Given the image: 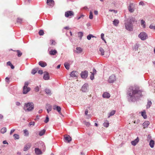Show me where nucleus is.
I'll list each match as a JSON object with an SVG mask.
<instances>
[{
  "mask_svg": "<svg viewBox=\"0 0 155 155\" xmlns=\"http://www.w3.org/2000/svg\"><path fill=\"white\" fill-rule=\"evenodd\" d=\"M143 90L137 85L130 86L127 91L128 97L131 101H134L142 96Z\"/></svg>",
  "mask_w": 155,
  "mask_h": 155,
  "instance_id": "nucleus-1",
  "label": "nucleus"
},
{
  "mask_svg": "<svg viewBox=\"0 0 155 155\" xmlns=\"http://www.w3.org/2000/svg\"><path fill=\"white\" fill-rule=\"evenodd\" d=\"M135 22H137L135 18L131 17L129 18V20H127L125 23V28L128 31H132L133 29V24Z\"/></svg>",
  "mask_w": 155,
  "mask_h": 155,
  "instance_id": "nucleus-2",
  "label": "nucleus"
},
{
  "mask_svg": "<svg viewBox=\"0 0 155 155\" xmlns=\"http://www.w3.org/2000/svg\"><path fill=\"white\" fill-rule=\"evenodd\" d=\"M34 108V104L32 102H29L25 104L24 109L25 111H31Z\"/></svg>",
  "mask_w": 155,
  "mask_h": 155,
  "instance_id": "nucleus-3",
  "label": "nucleus"
},
{
  "mask_svg": "<svg viewBox=\"0 0 155 155\" xmlns=\"http://www.w3.org/2000/svg\"><path fill=\"white\" fill-rule=\"evenodd\" d=\"M28 84V82H25V83L23 87V94H26L30 90V88L28 87L27 86Z\"/></svg>",
  "mask_w": 155,
  "mask_h": 155,
  "instance_id": "nucleus-4",
  "label": "nucleus"
},
{
  "mask_svg": "<svg viewBox=\"0 0 155 155\" xmlns=\"http://www.w3.org/2000/svg\"><path fill=\"white\" fill-rule=\"evenodd\" d=\"M138 37L142 40H144L148 38L147 34L144 32H141L138 35Z\"/></svg>",
  "mask_w": 155,
  "mask_h": 155,
  "instance_id": "nucleus-5",
  "label": "nucleus"
},
{
  "mask_svg": "<svg viewBox=\"0 0 155 155\" xmlns=\"http://www.w3.org/2000/svg\"><path fill=\"white\" fill-rule=\"evenodd\" d=\"M64 15L66 17L70 18L74 16V13L72 11H67L65 12Z\"/></svg>",
  "mask_w": 155,
  "mask_h": 155,
  "instance_id": "nucleus-6",
  "label": "nucleus"
},
{
  "mask_svg": "<svg viewBox=\"0 0 155 155\" xmlns=\"http://www.w3.org/2000/svg\"><path fill=\"white\" fill-rule=\"evenodd\" d=\"M81 90L83 92H86L88 91V85L87 83L84 84L81 87Z\"/></svg>",
  "mask_w": 155,
  "mask_h": 155,
  "instance_id": "nucleus-7",
  "label": "nucleus"
},
{
  "mask_svg": "<svg viewBox=\"0 0 155 155\" xmlns=\"http://www.w3.org/2000/svg\"><path fill=\"white\" fill-rule=\"evenodd\" d=\"M116 80V77L115 75L112 74L109 77L108 81L109 83H113Z\"/></svg>",
  "mask_w": 155,
  "mask_h": 155,
  "instance_id": "nucleus-8",
  "label": "nucleus"
},
{
  "mask_svg": "<svg viewBox=\"0 0 155 155\" xmlns=\"http://www.w3.org/2000/svg\"><path fill=\"white\" fill-rule=\"evenodd\" d=\"M88 74L87 71H82L81 74V77L83 79H86L87 77Z\"/></svg>",
  "mask_w": 155,
  "mask_h": 155,
  "instance_id": "nucleus-9",
  "label": "nucleus"
},
{
  "mask_svg": "<svg viewBox=\"0 0 155 155\" xmlns=\"http://www.w3.org/2000/svg\"><path fill=\"white\" fill-rule=\"evenodd\" d=\"M43 79L45 80H48L50 79V76L47 72H45L44 73Z\"/></svg>",
  "mask_w": 155,
  "mask_h": 155,
  "instance_id": "nucleus-10",
  "label": "nucleus"
},
{
  "mask_svg": "<svg viewBox=\"0 0 155 155\" xmlns=\"http://www.w3.org/2000/svg\"><path fill=\"white\" fill-rule=\"evenodd\" d=\"M31 146V144L30 143H28L25 145L23 148V150L26 151L28 150Z\"/></svg>",
  "mask_w": 155,
  "mask_h": 155,
  "instance_id": "nucleus-11",
  "label": "nucleus"
},
{
  "mask_svg": "<svg viewBox=\"0 0 155 155\" xmlns=\"http://www.w3.org/2000/svg\"><path fill=\"white\" fill-rule=\"evenodd\" d=\"M70 75L72 77L77 78L78 75V72L76 71H74L71 72Z\"/></svg>",
  "mask_w": 155,
  "mask_h": 155,
  "instance_id": "nucleus-12",
  "label": "nucleus"
},
{
  "mask_svg": "<svg viewBox=\"0 0 155 155\" xmlns=\"http://www.w3.org/2000/svg\"><path fill=\"white\" fill-rule=\"evenodd\" d=\"M47 3L48 5L51 6H53L54 2L53 0H47Z\"/></svg>",
  "mask_w": 155,
  "mask_h": 155,
  "instance_id": "nucleus-13",
  "label": "nucleus"
},
{
  "mask_svg": "<svg viewBox=\"0 0 155 155\" xmlns=\"http://www.w3.org/2000/svg\"><path fill=\"white\" fill-rule=\"evenodd\" d=\"M53 109L54 110H56L60 114H61V108L60 107L54 105L53 106Z\"/></svg>",
  "mask_w": 155,
  "mask_h": 155,
  "instance_id": "nucleus-14",
  "label": "nucleus"
},
{
  "mask_svg": "<svg viewBox=\"0 0 155 155\" xmlns=\"http://www.w3.org/2000/svg\"><path fill=\"white\" fill-rule=\"evenodd\" d=\"M150 124V123L149 121H145L142 124L143 127V128L145 129L146 128H147Z\"/></svg>",
  "mask_w": 155,
  "mask_h": 155,
  "instance_id": "nucleus-15",
  "label": "nucleus"
},
{
  "mask_svg": "<svg viewBox=\"0 0 155 155\" xmlns=\"http://www.w3.org/2000/svg\"><path fill=\"white\" fill-rule=\"evenodd\" d=\"M133 5V4H130L128 6L129 10L131 13L133 12L134 10Z\"/></svg>",
  "mask_w": 155,
  "mask_h": 155,
  "instance_id": "nucleus-16",
  "label": "nucleus"
},
{
  "mask_svg": "<svg viewBox=\"0 0 155 155\" xmlns=\"http://www.w3.org/2000/svg\"><path fill=\"white\" fill-rule=\"evenodd\" d=\"M83 49L81 47H77L75 52L77 54H80L82 52Z\"/></svg>",
  "mask_w": 155,
  "mask_h": 155,
  "instance_id": "nucleus-17",
  "label": "nucleus"
},
{
  "mask_svg": "<svg viewBox=\"0 0 155 155\" xmlns=\"http://www.w3.org/2000/svg\"><path fill=\"white\" fill-rule=\"evenodd\" d=\"M64 138L66 142H69L71 141V138L69 135H67L64 136Z\"/></svg>",
  "mask_w": 155,
  "mask_h": 155,
  "instance_id": "nucleus-18",
  "label": "nucleus"
},
{
  "mask_svg": "<svg viewBox=\"0 0 155 155\" xmlns=\"http://www.w3.org/2000/svg\"><path fill=\"white\" fill-rule=\"evenodd\" d=\"M139 141V139L138 137H137V138L135 139L134 140L131 141V144L133 146L136 145L137 143Z\"/></svg>",
  "mask_w": 155,
  "mask_h": 155,
  "instance_id": "nucleus-19",
  "label": "nucleus"
},
{
  "mask_svg": "<svg viewBox=\"0 0 155 155\" xmlns=\"http://www.w3.org/2000/svg\"><path fill=\"white\" fill-rule=\"evenodd\" d=\"M35 153L38 155L41 154L42 153L41 151L38 148L35 149Z\"/></svg>",
  "mask_w": 155,
  "mask_h": 155,
  "instance_id": "nucleus-20",
  "label": "nucleus"
},
{
  "mask_svg": "<svg viewBox=\"0 0 155 155\" xmlns=\"http://www.w3.org/2000/svg\"><path fill=\"white\" fill-rule=\"evenodd\" d=\"M102 96L104 98H109L110 97V94L108 92H105L103 93Z\"/></svg>",
  "mask_w": 155,
  "mask_h": 155,
  "instance_id": "nucleus-21",
  "label": "nucleus"
},
{
  "mask_svg": "<svg viewBox=\"0 0 155 155\" xmlns=\"http://www.w3.org/2000/svg\"><path fill=\"white\" fill-rule=\"evenodd\" d=\"M46 108L47 109L48 113L51 111L52 109V106L49 104H47L46 105Z\"/></svg>",
  "mask_w": 155,
  "mask_h": 155,
  "instance_id": "nucleus-22",
  "label": "nucleus"
},
{
  "mask_svg": "<svg viewBox=\"0 0 155 155\" xmlns=\"http://www.w3.org/2000/svg\"><path fill=\"white\" fill-rule=\"evenodd\" d=\"M38 64L42 67H44L47 65V64L46 62L42 61H39L38 63Z\"/></svg>",
  "mask_w": 155,
  "mask_h": 155,
  "instance_id": "nucleus-23",
  "label": "nucleus"
},
{
  "mask_svg": "<svg viewBox=\"0 0 155 155\" xmlns=\"http://www.w3.org/2000/svg\"><path fill=\"white\" fill-rule=\"evenodd\" d=\"M104 51L103 48L101 47L99 48V54L102 56L104 55Z\"/></svg>",
  "mask_w": 155,
  "mask_h": 155,
  "instance_id": "nucleus-24",
  "label": "nucleus"
},
{
  "mask_svg": "<svg viewBox=\"0 0 155 155\" xmlns=\"http://www.w3.org/2000/svg\"><path fill=\"white\" fill-rule=\"evenodd\" d=\"M57 53V52L55 50H51L49 52V54L52 55H55Z\"/></svg>",
  "mask_w": 155,
  "mask_h": 155,
  "instance_id": "nucleus-25",
  "label": "nucleus"
},
{
  "mask_svg": "<svg viewBox=\"0 0 155 155\" xmlns=\"http://www.w3.org/2000/svg\"><path fill=\"white\" fill-rule=\"evenodd\" d=\"M39 143L42 146V147H41V148L44 151L45 149V147L44 143L42 141L40 142Z\"/></svg>",
  "mask_w": 155,
  "mask_h": 155,
  "instance_id": "nucleus-26",
  "label": "nucleus"
},
{
  "mask_svg": "<svg viewBox=\"0 0 155 155\" xmlns=\"http://www.w3.org/2000/svg\"><path fill=\"white\" fill-rule=\"evenodd\" d=\"M149 145L151 148L153 147L154 145V141L151 140L150 142Z\"/></svg>",
  "mask_w": 155,
  "mask_h": 155,
  "instance_id": "nucleus-27",
  "label": "nucleus"
},
{
  "mask_svg": "<svg viewBox=\"0 0 155 155\" xmlns=\"http://www.w3.org/2000/svg\"><path fill=\"white\" fill-rule=\"evenodd\" d=\"M119 23V21L117 19H115L113 21V25L116 26H117Z\"/></svg>",
  "mask_w": 155,
  "mask_h": 155,
  "instance_id": "nucleus-28",
  "label": "nucleus"
},
{
  "mask_svg": "<svg viewBox=\"0 0 155 155\" xmlns=\"http://www.w3.org/2000/svg\"><path fill=\"white\" fill-rule=\"evenodd\" d=\"M45 129H43L39 132V135L40 136H42L44 134L45 132Z\"/></svg>",
  "mask_w": 155,
  "mask_h": 155,
  "instance_id": "nucleus-29",
  "label": "nucleus"
},
{
  "mask_svg": "<svg viewBox=\"0 0 155 155\" xmlns=\"http://www.w3.org/2000/svg\"><path fill=\"white\" fill-rule=\"evenodd\" d=\"M115 110H113L111 112L108 114V117H110V116L114 115L115 113Z\"/></svg>",
  "mask_w": 155,
  "mask_h": 155,
  "instance_id": "nucleus-30",
  "label": "nucleus"
},
{
  "mask_svg": "<svg viewBox=\"0 0 155 155\" xmlns=\"http://www.w3.org/2000/svg\"><path fill=\"white\" fill-rule=\"evenodd\" d=\"M78 36L80 38V39L81 40L82 38L83 35V33L81 31H80L78 32Z\"/></svg>",
  "mask_w": 155,
  "mask_h": 155,
  "instance_id": "nucleus-31",
  "label": "nucleus"
},
{
  "mask_svg": "<svg viewBox=\"0 0 155 155\" xmlns=\"http://www.w3.org/2000/svg\"><path fill=\"white\" fill-rule=\"evenodd\" d=\"M141 115L144 119H145L147 118V116L146 114V112L145 111L142 112Z\"/></svg>",
  "mask_w": 155,
  "mask_h": 155,
  "instance_id": "nucleus-32",
  "label": "nucleus"
},
{
  "mask_svg": "<svg viewBox=\"0 0 155 155\" xmlns=\"http://www.w3.org/2000/svg\"><path fill=\"white\" fill-rule=\"evenodd\" d=\"M7 65L10 66L12 69H14V66L11 63L10 61L7 63Z\"/></svg>",
  "mask_w": 155,
  "mask_h": 155,
  "instance_id": "nucleus-33",
  "label": "nucleus"
},
{
  "mask_svg": "<svg viewBox=\"0 0 155 155\" xmlns=\"http://www.w3.org/2000/svg\"><path fill=\"white\" fill-rule=\"evenodd\" d=\"M64 66L65 68L67 69L68 70L70 68V65L69 63L68 62H66L64 64Z\"/></svg>",
  "mask_w": 155,
  "mask_h": 155,
  "instance_id": "nucleus-34",
  "label": "nucleus"
},
{
  "mask_svg": "<svg viewBox=\"0 0 155 155\" xmlns=\"http://www.w3.org/2000/svg\"><path fill=\"white\" fill-rule=\"evenodd\" d=\"M140 24L141 26H142L143 28H145L146 27L145 23L143 20H141Z\"/></svg>",
  "mask_w": 155,
  "mask_h": 155,
  "instance_id": "nucleus-35",
  "label": "nucleus"
},
{
  "mask_svg": "<svg viewBox=\"0 0 155 155\" xmlns=\"http://www.w3.org/2000/svg\"><path fill=\"white\" fill-rule=\"evenodd\" d=\"M45 92L46 94L49 95H50L51 94V91L50 89H45Z\"/></svg>",
  "mask_w": 155,
  "mask_h": 155,
  "instance_id": "nucleus-36",
  "label": "nucleus"
},
{
  "mask_svg": "<svg viewBox=\"0 0 155 155\" xmlns=\"http://www.w3.org/2000/svg\"><path fill=\"white\" fill-rule=\"evenodd\" d=\"M7 129L6 127H3L1 130V132L2 134H4L6 132Z\"/></svg>",
  "mask_w": 155,
  "mask_h": 155,
  "instance_id": "nucleus-37",
  "label": "nucleus"
},
{
  "mask_svg": "<svg viewBox=\"0 0 155 155\" xmlns=\"http://www.w3.org/2000/svg\"><path fill=\"white\" fill-rule=\"evenodd\" d=\"M16 51L17 53V55H18V57H21L22 54V52L18 50H17Z\"/></svg>",
  "mask_w": 155,
  "mask_h": 155,
  "instance_id": "nucleus-38",
  "label": "nucleus"
},
{
  "mask_svg": "<svg viewBox=\"0 0 155 155\" xmlns=\"http://www.w3.org/2000/svg\"><path fill=\"white\" fill-rule=\"evenodd\" d=\"M152 104V102L150 101H148L147 105V108H148L150 107Z\"/></svg>",
  "mask_w": 155,
  "mask_h": 155,
  "instance_id": "nucleus-39",
  "label": "nucleus"
},
{
  "mask_svg": "<svg viewBox=\"0 0 155 155\" xmlns=\"http://www.w3.org/2000/svg\"><path fill=\"white\" fill-rule=\"evenodd\" d=\"M103 126L104 127H107L109 126V123L107 121L106 122H105L103 123Z\"/></svg>",
  "mask_w": 155,
  "mask_h": 155,
  "instance_id": "nucleus-40",
  "label": "nucleus"
},
{
  "mask_svg": "<svg viewBox=\"0 0 155 155\" xmlns=\"http://www.w3.org/2000/svg\"><path fill=\"white\" fill-rule=\"evenodd\" d=\"M94 36L93 35L90 34L87 36V38L88 40H90L92 37H94Z\"/></svg>",
  "mask_w": 155,
  "mask_h": 155,
  "instance_id": "nucleus-41",
  "label": "nucleus"
},
{
  "mask_svg": "<svg viewBox=\"0 0 155 155\" xmlns=\"http://www.w3.org/2000/svg\"><path fill=\"white\" fill-rule=\"evenodd\" d=\"M38 34L40 35H42L44 34V32L43 30H41L39 31Z\"/></svg>",
  "mask_w": 155,
  "mask_h": 155,
  "instance_id": "nucleus-42",
  "label": "nucleus"
},
{
  "mask_svg": "<svg viewBox=\"0 0 155 155\" xmlns=\"http://www.w3.org/2000/svg\"><path fill=\"white\" fill-rule=\"evenodd\" d=\"M89 18L90 19H92L93 18V15L91 11L90 12V15L89 16Z\"/></svg>",
  "mask_w": 155,
  "mask_h": 155,
  "instance_id": "nucleus-43",
  "label": "nucleus"
},
{
  "mask_svg": "<svg viewBox=\"0 0 155 155\" xmlns=\"http://www.w3.org/2000/svg\"><path fill=\"white\" fill-rule=\"evenodd\" d=\"M13 136L15 139H18L19 138V135L17 134H15Z\"/></svg>",
  "mask_w": 155,
  "mask_h": 155,
  "instance_id": "nucleus-44",
  "label": "nucleus"
},
{
  "mask_svg": "<svg viewBox=\"0 0 155 155\" xmlns=\"http://www.w3.org/2000/svg\"><path fill=\"white\" fill-rule=\"evenodd\" d=\"M49 120V119L48 118V115H47L46 117V119L44 120V122L45 123H47L48 122Z\"/></svg>",
  "mask_w": 155,
  "mask_h": 155,
  "instance_id": "nucleus-45",
  "label": "nucleus"
},
{
  "mask_svg": "<svg viewBox=\"0 0 155 155\" xmlns=\"http://www.w3.org/2000/svg\"><path fill=\"white\" fill-rule=\"evenodd\" d=\"M22 21V19L21 18H18L17 20V22L18 23H21Z\"/></svg>",
  "mask_w": 155,
  "mask_h": 155,
  "instance_id": "nucleus-46",
  "label": "nucleus"
},
{
  "mask_svg": "<svg viewBox=\"0 0 155 155\" xmlns=\"http://www.w3.org/2000/svg\"><path fill=\"white\" fill-rule=\"evenodd\" d=\"M37 70L35 69H33L31 71V73L32 74H35L37 72Z\"/></svg>",
  "mask_w": 155,
  "mask_h": 155,
  "instance_id": "nucleus-47",
  "label": "nucleus"
},
{
  "mask_svg": "<svg viewBox=\"0 0 155 155\" xmlns=\"http://www.w3.org/2000/svg\"><path fill=\"white\" fill-rule=\"evenodd\" d=\"M50 42H51V45H55L56 44V42L55 41L53 40H50Z\"/></svg>",
  "mask_w": 155,
  "mask_h": 155,
  "instance_id": "nucleus-48",
  "label": "nucleus"
},
{
  "mask_svg": "<svg viewBox=\"0 0 155 155\" xmlns=\"http://www.w3.org/2000/svg\"><path fill=\"white\" fill-rule=\"evenodd\" d=\"M24 133L25 134V135L28 136V131L27 130H24Z\"/></svg>",
  "mask_w": 155,
  "mask_h": 155,
  "instance_id": "nucleus-49",
  "label": "nucleus"
},
{
  "mask_svg": "<svg viewBox=\"0 0 155 155\" xmlns=\"http://www.w3.org/2000/svg\"><path fill=\"white\" fill-rule=\"evenodd\" d=\"M149 28L151 29L155 30V26H153L152 25H150L149 26Z\"/></svg>",
  "mask_w": 155,
  "mask_h": 155,
  "instance_id": "nucleus-50",
  "label": "nucleus"
},
{
  "mask_svg": "<svg viewBox=\"0 0 155 155\" xmlns=\"http://www.w3.org/2000/svg\"><path fill=\"white\" fill-rule=\"evenodd\" d=\"M84 124L87 127H89L90 125V124L88 122H84Z\"/></svg>",
  "mask_w": 155,
  "mask_h": 155,
  "instance_id": "nucleus-51",
  "label": "nucleus"
},
{
  "mask_svg": "<svg viewBox=\"0 0 155 155\" xmlns=\"http://www.w3.org/2000/svg\"><path fill=\"white\" fill-rule=\"evenodd\" d=\"M94 74H91V75L90 76V78L92 80H93L94 78Z\"/></svg>",
  "mask_w": 155,
  "mask_h": 155,
  "instance_id": "nucleus-52",
  "label": "nucleus"
},
{
  "mask_svg": "<svg viewBox=\"0 0 155 155\" xmlns=\"http://www.w3.org/2000/svg\"><path fill=\"white\" fill-rule=\"evenodd\" d=\"M104 34L103 33L101 34V39L105 41V40H104Z\"/></svg>",
  "mask_w": 155,
  "mask_h": 155,
  "instance_id": "nucleus-53",
  "label": "nucleus"
},
{
  "mask_svg": "<svg viewBox=\"0 0 155 155\" xmlns=\"http://www.w3.org/2000/svg\"><path fill=\"white\" fill-rule=\"evenodd\" d=\"M109 11L110 12H113L115 13H116L117 12V11L114 10L110 9L109 10Z\"/></svg>",
  "mask_w": 155,
  "mask_h": 155,
  "instance_id": "nucleus-54",
  "label": "nucleus"
},
{
  "mask_svg": "<svg viewBox=\"0 0 155 155\" xmlns=\"http://www.w3.org/2000/svg\"><path fill=\"white\" fill-rule=\"evenodd\" d=\"M35 123L34 122H31L29 123V125H31L34 126L35 124Z\"/></svg>",
  "mask_w": 155,
  "mask_h": 155,
  "instance_id": "nucleus-55",
  "label": "nucleus"
},
{
  "mask_svg": "<svg viewBox=\"0 0 155 155\" xmlns=\"http://www.w3.org/2000/svg\"><path fill=\"white\" fill-rule=\"evenodd\" d=\"M84 16V15H81L80 16H79L78 18H77L78 20H79L81 18H83V17Z\"/></svg>",
  "mask_w": 155,
  "mask_h": 155,
  "instance_id": "nucleus-56",
  "label": "nucleus"
},
{
  "mask_svg": "<svg viewBox=\"0 0 155 155\" xmlns=\"http://www.w3.org/2000/svg\"><path fill=\"white\" fill-rule=\"evenodd\" d=\"M39 88L38 87H35V91H37V92H38L39 91Z\"/></svg>",
  "mask_w": 155,
  "mask_h": 155,
  "instance_id": "nucleus-57",
  "label": "nucleus"
},
{
  "mask_svg": "<svg viewBox=\"0 0 155 155\" xmlns=\"http://www.w3.org/2000/svg\"><path fill=\"white\" fill-rule=\"evenodd\" d=\"M96 70L94 68L93 69V72L91 74H96Z\"/></svg>",
  "mask_w": 155,
  "mask_h": 155,
  "instance_id": "nucleus-58",
  "label": "nucleus"
},
{
  "mask_svg": "<svg viewBox=\"0 0 155 155\" xmlns=\"http://www.w3.org/2000/svg\"><path fill=\"white\" fill-rule=\"evenodd\" d=\"M140 120H137L136 121H134V124H138L139 122H140Z\"/></svg>",
  "mask_w": 155,
  "mask_h": 155,
  "instance_id": "nucleus-59",
  "label": "nucleus"
},
{
  "mask_svg": "<svg viewBox=\"0 0 155 155\" xmlns=\"http://www.w3.org/2000/svg\"><path fill=\"white\" fill-rule=\"evenodd\" d=\"M38 73L40 74H42L43 73V71L42 70H39L38 71Z\"/></svg>",
  "mask_w": 155,
  "mask_h": 155,
  "instance_id": "nucleus-60",
  "label": "nucleus"
},
{
  "mask_svg": "<svg viewBox=\"0 0 155 155\" xmlns=\"http://www.w3.org/2000/svg\"><path fill=\"white\" fill-rule=\"evenodd\" d=\"M139 4L140 5H144V3L142 1H141L139 3Z\"/></svg>",
  "mask_w": 155,
  "mask_h": 155,
  "instance_id": "nucleus-61",
  "label": "nucleus"
},
{
  "mask_svg": "<svg viewBox=\"0 0 155 155\" xmlns=\"http://www.w3.org/2000/svg\"><path fill=\"white\" fill-rule=\"evenodd\" d=\"M15 131V129H12L10 131V134L11 135Z\"/></svg>",
  "mask_w": 155,
  "mask_h": 155,
  "instance_id": "nucleus-62",
  "label": "nucleus"
},
{
  "mask_svg": "<svg viewBox=\"0 0 155 155\" xmlns=\"http://www.w3.org/2000/svg\"><path fill=\"white\" fill-rule=\"evenodd\" d=\"M88 113V111L87 109H86L85 110V114L86 115H87Z\"/></svg>",
  "mask_w": 155,
  "mask_h": 155,
  "instance_id": "nucleus-63",
  "label": "nucleus"
},
{
  "mask_svg": "<svg viewBox=\"0 0 155 155\" xmlns=\"http://www.w3.org/2000/svg\"><path fill=\"white\" fill-rule=\"evenodd\" d=\"M94 14L95 15H97L98 14V11H94Z\"/></svg>",
  "mask_w": 155,
  "mask_h": 155,
  "instance_id": "nucleus-64",
  "label": "nucleus"
}]
</instances>
